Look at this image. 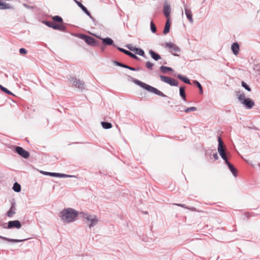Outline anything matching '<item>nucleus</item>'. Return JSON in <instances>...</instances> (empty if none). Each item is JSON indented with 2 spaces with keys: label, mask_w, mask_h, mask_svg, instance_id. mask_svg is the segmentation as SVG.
Segmentation results:
<instances>
[{
  "label": "nucleus",
  "mask_w": 260,
  "mask_h": 260,
  "mask_svg": "<svg viewBox=\"0 0 260 260\" xmlns=\"http://www.w3.org/2000/svg\"><path fill=\"white\" fill-rule=\"evenodd\" d=\"M79 213L72 208L64 209L60 213V217L64 222H70L74 221Z\"/></svg>",
  "instance_id": "1"
},
{
  "label": "nucleus",
  "mask_w": 260,
  "mask_h": 260,
  "mask_svg": "<svg viewBox=\"0 0 260 260\" xmlns=\"http://www.w3.org/2000/svg\"><path fill=\"white\" fill-rule=\"evenodd\" d=\"M134 82L137 85L140 86L142 88L146 89V90L157 94L161 97H167V95L163 93L161 91L157 89V88L152 87L145 83H144L139 80L135 79Z\"/></svg>",
  "instance_id": "2"
},
{
  "label": "nucleus",
  "mask_w": 260,
  "mask_h": 260,
  "mask_svg": "<svg viewBox=\"0 0 260 260\" xmlns=\"http://www.w3.org/2000/svg\"><path fill=\"white\" fill-rule=\"evenodd\" d=\"M79 216L84 219H86L90 222V224H89V228L95 226L98 222V219L95 215H91L83 212H81L79 213Z\"/></svg>",
  "instance_id": "3"
},
{
  "label": "nucleus",
  "mask_w": 260,
  "mask_h": 260,
  "mask_svg": "<svg viewBox=\"0 0 260 260\" xmlns=\"http://www.w3.org/2000/svg\"><path fill=\"white\" fill-rule=\"evenodd\" d=\"M217 141L218 142V153L221 156V157L224 160L225 163L226 164V162H229V161L228 159L227 155L226 153L225 152V150L223 148V142L222 141L221 138L220 136L218 137Z\"/></svg>",
  "instance_id": "4"
},
{
  "label": "nucleus",
  "mask_w": 260,
  "mask_h": 260,
  "mask_svg": "<svg viewBox=\"0 0 260 260\" xmlns=\"http://www.w3.org/2000/svg\"><path fill=\"white\" fill-rule=\"evenodd\" d=\"M78 36L81 39L84 40L89 45L96 46L98 45L96 40L91 36L83 34H79Z\"/></svg>",
  "instance_id": "5"
},
{
  "label": "nucleus",
  "mask_w": 260,
  "mask_h": 260,
  "mask_svg": "<svg viewBox=\"0 0 260 260\" xmlns=\"http://www.w3.org/2000/svg\"><path fill=\"white\" fill-rule=\"evenodd\" d=\"M12 150L24 158H28L30 156L29 152L20 146H13Z\"/></svg>",
  "instance_id": "6"
},
{
  "label": "nucleus",
  "mask_w": 260,
  "mask_h": 260,
  "mask_svg": "<svg viewBox=\"0 0 260 260\" xmlns=\"http://www.w3.org/2000/svg\"><path fill=\"white\" fill-rule=\"evenodd\" d=\"M71 82L73 83V85L78 88L80 90L82 91L85 88L84 83L83 81L74 77H70L69 79Z\"/></svg>",
  "instance_id": "7"
},
{
  "label": "nucleus",
  "mask_w": 260,
  "mask_h": 260,
  "mask_svg": "<svg viewBox=\"0 0 260 260\" xmlns=\"http://www.w3.org/2000/svg\"><path fill=\"white\" fill-rule=\"evenodd\" d=\"M165 47L170 49V52L174 56H179V55L174 52H180L181 51V49L178 46L171 42L166 43L165 44Z\"/></svg>",
  "instance_id": "8"
},
{
  "label": "nucleus",
  "mask_w": 260,
  "mask_h": 260,
  "mask_svg": "<svg viewBox=\"0 0 260 260\" xmlns=\"http://www.w3.org/2000/svg\"><path fill=\"white\" fill-rule=\"evenodd\" d=\"M160 78L162 81L169 84L171 86H177L178 85V82L170 77L160 75Z\"/></svg>",
  "instance_id": "9"
},
{
  "label": "nucleus",
  "mask_w": 260,
  "mask_h": 260,
  "mask_svg": "<svg viewBox=\"0 0 260 260\" xmlns=\"http://www.w3.org/2000/svg\"><path fill=\"white\" fill-rule=\"evenodd\" d=\"M21 222L18 220H15L9 221L7 223V226H4V228L8 229L16 228L17 229H19L21 228Z\"/></svg>",
  "instance_id": "10"
},
{
  "label": "nucleus",
  "mask_w": 260,
  "mask_h": 260,
  "mask_svg": "<svg viewBox=\"0 0 260 260\" xmlns=\"http://www.w3.org/2000/svg\"><path fill=\"white\" fill-rule=\"evenodd\" d=\"M74 2L76 3V4L82 9V10L89 17V18L92 20L93 22L95 21V19L91 16L90 13L88 11L87 9L83 5V4L78 1L77 0H74Z\"/></svg>",
  "instance_id": "11"
},
{
  "label": "nucleus",
  "mask_w": 260,
  "mask_h": 260,
  "mask_svg": "<svg viewBox=\"0 0 260 260\" xmlns=\"http://www.w3.org/2000/svg\"><path fill=\"white\" fill-rule=\"evenodd\" d=\"M97 37L102 41V44L105 46L113 45L115 48H117V47H118L115 44H114L113 40L110 38L107 37L105 38H102L100 37Z\"/></svg>",
  "instance_id": "12"
},
{
  "label": "nucleus",
  "mask_w": 260,
  "mask_h": 260,
  "mask_svg": "<svg viewBox=\"0 0 260 260\" xmlns=\"http://www.w3.org/2000/svg\"><path fill=\"white\" fill-rule=\"evenodd\" d=\"M171 12V8L170 5L168 4L167 1H165L164 3L163 8V13L165 17L168 18H170V15Z\"/></svg>",
  "instance_id": "13"
},
{
  "label": "nucleus",
  "mask_w": 260,
  "mask_h": 260,
  "mask_svg": "<svg viewBox=\"0 0 260 260\" xmlns=\"http://www.w3.org/2000/svg\"><path fill=\"white\" fill-rule=\"evenodd\" d=\"M242 104L244 105L247 109H250L254 106V102L251 99L247 98L242 102Z\"/></svg>",
  "instance_id": "14"
},
{
  "label": "nucleus",
  "mask_w": 260,
  "mask_h": 260,
  "mask_svg": "<svg viewBox=\"0 0 260 260\" xmlns=\"http://www.w3.org/2000/svg\"><path fill=\"white\" fill-rule=\"evenodd\" d=\"M117 49L119 51L124 53V54L129 56V57H131V58H132L133 59H135L138 60L140 59V58H139L136 54L132 53L131 52L129 51L126 49H124L120 48V47H117Z\"/></svg>",
  "instance_id": "15"
},
{
  "label": "nucleus",
  "mask_w": 260,
  "mask_h": 260,
  "mask_svg": "<svg viewBox=\"0 0 260 260\" xmlns=\"http://www.w3.org/2000/svg\"><path fill=\"white\" fill-rule=\"evenodd\" d=\"M16 210L15 203L14 202L12 203L11 206L7 213V216L9 217H12L16 213Z\"/></svg>",
  "instance_id": "16"
},
{
  "label": "nucleus",
  "mask_w": 260,
  "mask_h": 260,
  "mask_svg": "<svg viewBox=\"0 0 260 260\" xmlns=\"http://www.w3.org/2000/svg\"><path fill=\"white\" fill-rule=\"evenodd\" d=\"M231 49L233 53L237 55L239 52V45L237 42L233 43L231 46Z\"/></svg>",
  "instance_id": "17"
},
{
  "label": "nucleus",
  "mask_w": 260,
  "mask_h": 260,
  "mask_svg": "<svg viewBox=\"0 0 260 260\" xmlns=\"http://www.w3.org/2000/svg\"><path fill=\"white\" fill-rule=\"evenodd\" d=\"M149 53L150 55L152 58H153L155 61H158L160 59H161L160 55L157 53L155 52L153 50H150L149 51Z\"/></svg>",
  "instance_id": "18"
},
{
  "label": "nucleus",
  "mask_w": 260,
  "mask_h": 260,
  "mask_svg": "<svg viewBox=\"0 0 260 260\" xmlns=\"http://www.w3.org/2000/svg\"><path fill=\"white\" fill-rule=\"evenodd\" d=\"M170 27H171V22H170V18L167 19V21L165 24V26L163 30V33L165 35L167 34L169 32L170 30Z\"/></svg>",
  "instance_id": "19"
},
{
  "label": "nucleus",
  "mask_w": 260,
  "mask_h": 260,
  "mask_svg": "<svg viewBox=\"0 0 260 260\" xmlns=\"http://www.w3.org/2000/svg\"><path fill=\"white\" fill-rule=\"evenodd\" d=\"M226 164L228 166L229 170L231 171V172L233 174V175L235 177H237V170L236 169V168L232 164H231L230 162V161L226 162Z\"/></svg>",
  "instance_id": "20"
},
{
  "label": "nucleus",
  "mask_w": 260,
  "mask_h": 260,
  "mask_svg": "<svg viewBox=\"0 0 260 260\" xmlns=\"http://www.w3.org/2000/svg\"><path fill=\"white\" fill-rule=\"evenodd\" d=\"M0 239L6 240L8 242H12V243H19L24 241H25L26 239L23 240H19V239H10L7 237H3L0 236Z\"/></svg>",
  "instance_id": "21"
},
{
  "label": "nucleus",
  "mask_w": 260,
  "mask_h": 260,
  "mask_svg": "<svg viewBox=\"0 0 260 260\" xmlns=\"http://www.w3.org/2000/svg\"><path fill=\"white\" fill-rule=\"evenodd\" d=\"M53 28L55 30H59L62 31H66L67 27L62 25L54 23L53 25Z\"/></svg>",
  "instance_id": "22"
},
{
  "label": "nucleus",
  "mask_w": 260,
  "mask_h": 260,
  "mask_svg": "<svg viewBox=\"0 0 260 260\" xmlns=\"http://www.w3.org/2000/svg\"><path fill=\"white\" fill-rule=\"evenodd\" d=\"M185 14L187 18L189 20V21L192 23H193V19L192 16V13L190 10L188 9L187 8H185Z\"/></svg>",
  "instance_id": "23"
},
{
  "label": "nucleus",
  "mask_w": 260,
  "mask_h": 260,
  "mask_svg": "<svg viewBox=\"0 0 260 260\" xmlns=\"http://www.w3.org/2000/svg\"><path fill=\"white\" fill-rule=\"evenodd\" d=\"M135 54H138L140 56L146 58L144 51L140 48H137L135 49Z\"/></svg>",
  "instance_id": "24"
},
{
  "label": "nucleus",
  "mask_w": 260,
  "mask_h": 260,
  "mask_svg": "<svg viewBox=\"0 0 260 260\" xmlns=\"http://www.w3.org/2000/svg\"><path fill=\"white\" fill-rule=\"evenodd\" d=\"M177 77L181 80L182 81L184 82L185 83L188 84H191V82L190 81V80L187 78L185 76H184L181 74H178L177 75Z\"/></svg>",
  "instance_id": "25"
},
{
  "label": "nucleus",
  "mask_w": 260,
  "mask_h": 260,
  "mask_svg": "<svg viewBox=\"0 0 260 260\" xmlns=\"http://www.w3.org/2000/svg\"><path fill=\"white\" fill-rule=\"evenodd\" d=\"M179 93L180 96L181 97L182 100L184 101H186V93L185 91V87L181 86L179 88Z\"/></svg>",
  "instance_id": "26"
},
{
  "label": "nucleus",
  "mask_w": 260,
  "mask_h": 260,
  "mask_svg": "<svg viewBox=\"0 0 260 260\" xmlns=\"http://www.w3.org/2000/svg\"><path fill=\"white\" fill-rule=\"evenodd\" d=\"M160 71L162 73H166L167 72H172L173 71V70L171 67L161 66L160 67Z\"/></svg>",
  "instance_id": "27"
},
{
  "label": "nucleus",
  "mask_w": 260,
  "mask_h": 260,
  "mask_svg": "<svg viewBox=\"0 0 260 260\" xmlns=\"http://www.w3.org/2000/svg\"><path fill=\"white\" fill-rule=\"evenodd\" d=\"M192 83L194 85H196L199 89L200 93V94H203V89L202 86L200 84V83L198 81H197V80H193L192 81Z\"/></svg>",
  "instance_id": "28"
},
{
  "label": "nucleus",
  "mask_w": 260,
  "mask_h": 260,
  "mask_svg": "<svg viewBox=\"0 0 260 260\" xmlns=\"http://www.w3.org/2000/svg\"><path fill=\"white\" fill-rule=\"evenodd\" d=\"M12 8L10 5L9 4H7L6 3L2 2L0 1V9L1 10H6Z\"/></svg>",
  "instance_id": "29"
},
{
  "label": "nucleus",
  "mask_w": 260,
  "mask_h": 260,
  "mask_svg": "<svg viewBox=\"0 0 260 260\" xmlns=\"http://www.w3.org/2000/svg\"><path fill=\"white\" fill-rule=\"evenodd\" d=\"M101 125L104 129H109L112 127V125L110 122L107 121L101 122Z\"/></svg>",
  "instance_id": "30"
},
{
  "label": "nucleus",
  "mask_w": 260,
  "mask_h": 260,
  "mask_svg": "<svg viewBox=\"0 0 260 260\" xmlns=\"http://www.w3.org/2000/svg\"><path fill=\"white\" fill-rule=\"evenodd\" d=\"M238 99L242 104V102L244 101L245 98V96L244 93H240V91L237 92Z\"/></svg>",
  "instance_id": "31"
},
{
  "label": "nucleus",
  "mask_w": 260,
  "mask_h": 260,
  "mask_svg": "<svg viewBox=\"0 0 260 260\" xmlns=\"http://www.w3.org/2000/svg\"><path fill=\"white\" fill-rule=\"evenodd\" d=\"M13 189L16 192H19L21 191V185L17 182H15L13 185Z\"/></svg>",
  "instance_id": "32"
},
{
  "label": "nucleus",
  "mask_w": 260,
  "mask_h": 260,
  "mask_svg": "<svg viewBox=\"0 0 260 260\" xmlns=\"http://www.w3.org/2000/svg\"><path fill=\"white\" fill-rule=\"evenodd\" d=\"M52 19H53V21H54V22H59L60 23H63V19L59 16H58V15L55 16L53 17Z\"/></svg>",
  "instance_id": "33"
},
{
  "label": "nucleus",
  "mask_w": 260,
  "mask_h": 260,
  "mask_svg": "<svg viewBox=\"0 0 260 260\" xmlns=\"http://www.w3.org/2000/svg\"><path fill=\"white\" fill-rule=\"evenodd\" d=\"M0 89H1L2 91H3V92L8 94H10V95H14L12 92L11 91H10L9 90H8L7 88H6V87L3 86L2 85L0 84Z\"/></svg>",
  "instance_id": "34"
},
{
  "label": "nucleus",
  "mask_w": 260,
  "mask_h": 260,
  "mask_svg": "<svg viewBox=\"0 0 260 260\" xmlns=\"http://www.w3.org/2000/svg\"><path fill=\"white\" fill-rule=\"evenodd\" d=\"M113 63L116 66H119V67H122L123 68H125V69H127V67H128L127 65L123 64V63L120 62L119 61H114L113 62Z\"/></svg>",
  "instance_id": "35"
},
{
  "label": "nucleus",
  "mask_w": 260,
  "mask_h": 260,
  "mask_svg": "<svg viewBox=\"0 0 260 260\" xmlns=\"http://www.w3.org/2000/svg\"><path fill=\"white\" fill-rule=\"evenodd\" d=\"M242 86L246 90L248 91H251V88L249 87V86L245 83L244 81H242L241 82Z\"/></svg>",
  "instance_id": "36"
},
{
  "label": "nucleus",
  "mask_w": 260,
  "mask_h": 260,
  "mask_svg": "<svg viewBox=\"0 0 260 260\" xmlns=\"http://www.w3.org/2000/svg\"><path fill=\"white\" fill-rule=\"evenodd\" d=\"M150 29L153 33H155L156 31V26L152 21L150 22Z\"/></svg>",
  "instance_id": "37"
},
{
  "label": "nucleus",
  "mask_w": 260,
  "mask_h": 260,
  "mask_svg": "<svg viewBox=\"0 0 260 260\" xmlns=\"http://www.w3.org/2000/svg\"><path fill=\"white\" fill-rule=\"evenodd\" d=\"M43 23L46 24L47 26L52 28L53 27V25L54 24V22L50 21H44Z\"/></svg>",
  "instance_id": "38"
},
{
  "label": "nucleus",
  "mask_w": 260,
  "mask_h": 260,
  "mask_svg": "<svg viewBox=\"0 0 260 260\" xmlns=\"http://www.w3.org/2000/svg\"><path fill=\"white\" fill-rule=\"evenodd\" d=\"M153 65H154L153 63H152L150 61H147L146 62L145 66L147 69H148L149 70H151L152 69Z\"/></svg>",
  "instance_id": "39"
},
{
  "label": "nucleus",
  "mask_w": 260,
  "mask_h": 260,
  "mask_svg": "<svg viewBox=\"0 0 260 260\" xmlns=\"http://www.w3.org/2000/svg\"><path fill=\"white\" fill-rule=\"evenodd\" d=\"M197 110V108L195 107H190L189 108H187L184 110L185 112L189 113L191 111H195Z\"/></svg>",
  "instance_id": "40"
},
{
  "label": "nucleus",
  "mask_w": 260,
  "mask_h": 260,
  "mask_svg": "<svg viewBox=\"0 0 260 260\" xmlns=\"http://www.w3.org/2000/svg\"><path fill=\"white\" fill-rule=\"evenodd\" d=\"M59 177L60 178H66V177H75L74 175H66L64 174L59 173Z\"/></svg>",
  "instance_id": "41"
},
{
  "label": "nucleus",
  "mask_w": 260,
  "mask_h": 260,
  "mask_svg": "<svg viewBox=\"0 0 260 260\" xmlns=\"http://www.w3.org/2000/svg\"><path fill=\"white\" fill-rule=\"evenodd\" d=\"M127 69H129L131 71H139L140 70V68H134V67H130V66H128L127 67Z\"/></svg>",
  "instance_id": "42"
},
{
  "label": "nucleus",
  "mask_w": 260,
  "mask_h": 260,
  "mask_svg": "<svg viewBox=\"0 0 260 260\" xmlns=\"http://www.w3.org/2000/svg\"><path fill=\"white\" fill-rule=\"evenodd\" d=\"M126 48H127L129 50L134 51H135V49L136 48V47L132 46L131 44H127L125 46Z\"/></svg>",
  "instance_id": "43"
},
{
  "label": "nucleus",
  "mask_w": 260,
  "mask_h": 260,
  "mask_svg": "<svg viewBox=\"0 0 260 260\" xmlns=\"http://www.w3.org/2000/svg\"><path fill=\"white\" fill-rule=\"evenodd\" d=\"M19 52L21 54H26L27 52V50L24 48H21L19 49Z\"/></svg>",
  "instance_id": "44"
},
{
  "label": "nucleus",
  "mask_w": 260,
  "mask_h": 260,
  "mask_svg": "<svg viewBox=\"0 0 260 260\" xmlns=\"http://www.w3.org/2000/svg\"><path fill=\"white\" fill-rule=\"evenodd\" d=\"M59 173H54V172H50L49 176L51 177H59Z\"/></svg>",
  "instance_id": "45"
},
{
  "label": "nucleus",
  "mask_w": 260,
  "mask_h": 260,
  "mask_svg": "<svg viewBox=\"0 0 260 260\" xmlns=\"http://www.w3.org/2000/svg\"><path fill=\"white\" fill-rule=\"evenodd\" d=\"M40 172L42 174H43L44 175H47V176H49V174H50V172H46V171H41Z\"/></svg>",
  "instance_id": "46"
},
{
  "label": "nucleus",
  "mask_w": 260,
  "mask_h": 260,
  "mask_svg": "<svg viewBox=\"0 0 260 260\" xmlns=\"http://www.w3.org/2000/svg\"><path fill=\"white\" fill-rule=\"evenodd\" d=\"M213 157L215 159V160H217L218 159L219 157H218V155L217 154V153H215L213 154Z\"/></svg>",
  "instance_id": "47"
},
{
  "label": "nucleus",
  "mask_w": 260,
  "mask_h": 260,
  "mask_svg": "<svg viewBox=\"0 0 260 260\" xmlns=\"http://www.w3.org/2000/svg\"><path fill=\"white\" fill-rule=\"evenodd\" d=\"M23 5L24 7H25V8H26L27 9H32V7L26 4H23Z\"/></svg>",
  "instance_id": "48"
},
{
  "label": "nucleus",
  "mask_w": 260,
  "mask_h": 260,
  "mask_svg": "<svg viewBox=\"0 0 260 260\" xmlns=\"http://www.w3.org/2000/svg\"><path fill=\"white\" fill-rule=\"evenodd\" d=\"M182 207L185 208V209H189V207H187L185 204H183L182 206Z\"/></svg>",
  "instance_id": "49"
},
{
  "label": "nucleus",
  "mask_w": 260,
  "mask_h": 260,
  "mask_svg": "<svg viewBox=\"0 0 260 260\" xmlns=\"http://www.w3.org/2000/svg\"><path fill=\"white\" fill-rule=\"evenodd\" d=\"M189 210H191V211H196V208H194V207H192V208H189Z\"/></svg>",
  "instance_id": "50"
},
{
  "label": "nucleus",
  "mask_w": 260,
  "mask_h": 260,
  "mask_svg": "<svg viewBox=\"0 0 260 260\" xmlns=\"http://www.w3.org/2000/svg\"><path fill=\"white\" fill-rule=\"evenodd\" d=\"M174 205L182 207V206L183 204H175Z\"/></svg>",
  "instance_id": "51"
},
{
  "label": "nucleus",
  "mask_w": 260,
  "mask_h": 260,
  "mask_svg": "<svg viewBox=\"0 0 260 260\" xmlns=\"http://www.w3.org/2000/svg\"><path fill=\"white\" fill-rule=\"evenodd\" d=\"M179 106H175V109L177 111H179L180 110V109L179 108H178Z\"/></svg>",
  "instance_id": "52"
},
{
  "label": "nucleus",
  "mask_w": 260,
  "mask_h": 260,
  "mask_svg": "<svg viewBox=\"0 0 260 260\" xmlns=\"http://www.w3.org/2000/svg\"><path fill=\"white\" fill-rule=\"evenodd\" d=\"M6 224H7V223H4V224H3V227H4V226H6L5 225Z\"/></svg>",
  "instance_id": "53"
},
{
  "label": "nucleus",
  "mask_w": 260,
  "mask_h": 260,
  "mask_svg": "<svg viewBox=\"0 0 260 260\" xmlns=\"http://www.w3.org/2000/svg\"><path fill=\"white\" fill-rule=\"evenodd\" d=\"M145 214H147V211L145 212Z\"/></svg>",
  "instance_id": "54"
},
{
  "label": "nucleus",
  "mask_w": 260,
  "mask_h": 260,
  "mask_svg": "<svg viewBox=\"0 0 260 260\" xmlns=\"http://www.w3.org/2000/svg\"><path fill=\"white\" fill-rule=\"evenodd\" d=\"M259 166L260 167V163L259 164Z\"/></svg>",
  "instance_id": "55"
}]
</instances>
